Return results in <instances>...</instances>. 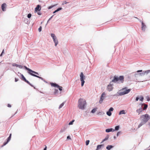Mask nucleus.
Masks as SVG:
<instances>
[{"instance_id": "37998d69", "label": "nucleus", "mask_w": 150, "mask_h": 150, "mask_svg": "<svg viewBox=\"0 0 150 150\" xmlns=\"http://www.w3.org/2000/svg\"><path fill=\"white\" fill-rule=\"evenodd\" d=\"M67 3V2L66 1H64L63 3L62 4L63 5L64 4H66Z\"/></svg>"}, {"instance_id": "a878e982", "label": "nucleus", "mask_w": 150, "mask_h": 150, "mask_svg": "<svg viewBox=\"0 0 150 150\" xmlns=\"http://www.w3.org/2000/svg\"><path fill=\"white\" fill-rule=\"evenodd\" d=\"M97 109V108L93 109L92 110L91 112L92 113H94L96 111Z\"/></svg>"}, {"instance_id": "f03ea898", "label": "nucleus", "mask_w": 150, "mask_h": 150, "mask_svg": "<svg viewBox=\"0 0 150 150\" xmlns=\"http://www.w3.org/2000/svg\"><path fill=\"white\" fill-rule=\"evenodd\" d=\"M124 81V77L123 76H120L118 77L116 76H115L113 79L112 81V82L114 83L117 82L118 81V83H120V82L122 83Z\"/></svg>"}, {"instance_id": "de8ad7c7", "label": "nucleus", "mask_w": 150, "mask_h": 150, "mask_svg": "<svg viewBox=\"0 0 150 150\" xmlns=\"http://www.w3.org/2000/svg\"><path fill=\"white\" fill-rule=\"evenodd\" d=\"M7 106L8 107H11V105L10 104H8Z\"/></svg>"}, {"instance_id": "20e7f679", "label": "nucleus", "mask_w": 150, "mask_h": 150, "mask_svg": "<svg viewBox=\"0 0 150 150\" xmlns=\"http://www.w3.org/2000/svg\"><path fill=\"white\" fill-rule=\"evenodd\" d=\"M131 91V89H127L126 88H123L122 89V91L120 93V95H123L128 93Z\"/></svg>"}, {"instance_id": "f257e3e1", "label": "nucleus", "mask_w": 150, "mask_h": 150, "mask_svg": "<svg viewBox=\"0 0 150 150\" xmlns=\"http://www.w3.org/2000/svg\"><path fill=\"white\" fill-rule=\"evenodd\" d=\"M86 103L85 100L83 98H80L78 100V107L80 109L83 110L85 108Z\"/></svg>"}, {"instance_id": "7c9ffc66", "label": "nucleus", "mask_w": 150, "mask_h": 150, "mask_svg": "<svg viewBox=\"0 0 150 150\" xmlns=\"http://www.w3.org/2000/svg\"><path fill=\"white\" fill-rule=\"evenodd\" d=\"M31 73H33L35 74H36L37 75H39V74L38 72H35L34 71H33V70H32V71H31Z\"/></svg>"}, {"instance_id": "9d476101", "label": "nucleus", "mask_w": 150, "mask_h": 150, "mask_svg": "<svg viewBox=\"0 0 150 150\" xmlns=\"http://www.w3.org/2000/svg\"><path fill=\"white\" fill-rule=\"evenodd\" d=\"M112 86L113 85L111 84H110L108 85L107 87V89L108 91H110L112 90L113 89Z\"/></svg>"}, {"instance_id": "4c0bfd02", "label": "nucleus", "mask_w": 150, "mask_h": 150, "mask_svg": "<svg viewBox=\"0 0 150 150\" xmlns=\"http://www.w3.org/2000/svg\"><path fill=\"white\" fill-rule=\"evenodd\" d=\"M65 129H66V128H65V127H64V129H61V130H60V132H64V130H65Z\"/></svg>"}, {"instance_id": "f8f14e48", "label": "nucleus", "mask_w": 150, "mask_h": 150, "mask_svg": "<svg viewBox=\"0 0 150 150\" xmlns=\"http://www.w3.org/2000/svg\"><path fill=\"white\" fill-rule=\"evenodd\" d=\"M114 110L113 108H110L109 111L107 112V114L109 116H110L111 115V111H112Z\"/></svg>"}, {"instance_id": "1a4fd4ad", "label": "nucleus", "mask_w": 150, "mask_h": 150, "mask_svg": "<svg viewBox=\"0 0 150 150\" xmlns=\"http://www.w3.org/2000/svg\"><path fill=\"white\" fill-rule=\"evenodd\" d=\"M150 72V70H146L145 71H144L142 73H141L140 74H139V75H140L141 76H144V75L146 74H148ZM139 74H135V76H136V75H138Z\"/></svg>"}, {"instance_id": "e433bc0d", "label": "nucleus", "mask_w": 150, "mask_h": 150, "mask_svg": "<svg viewBox=\"0 0 150 150\" xmlns=\"http://www.w3.org/2000/svg\"><path fill=\"white\" fill-rule=\"evenodd\" d=\"M146 98L147 99V100L148 101H149L150 100V98L149 96H147L146 97Z\"/></svg>"}, {"instance_id": "8fccbe9b", "label": "nucleus", "mask_w": 150, "mask_h": 150, "mask_svg": "<svg viewBox=\"0 0 150 150\" xmlns=\"http://www.w3.org/2000/svg\"><path fill=\"white\" fill-rule=\"evenodd\" d=\"M139 98L138 97H137L136 98V100L137 101L138 100H139Z\"/></svg>"}, {"instance_id": "c03bdc74", "label": "nucleus", "mask_w": 150, "mask_h": 150, "mask_svg": "<svg viewBox=\"0 0 150 150\" xmlns=\"http://www.w3.org/2000/svg\"><path fill=\"white\" fill-rule=\"evenodd\" d=\"M54 6H50L48 8L49 9H51Z\"/></svg>"}, {"instance_id": "393cba45", "label": "nucleus", "mask_w": 150, "mask_h": 150, "mask_svg": "<svg viewBox=\"0 0 150 150\" xmlns=\"http://www.w3.org/2000/svg\"><path fill=\"white\" fill-rule=\"evenodd\" d=\"M102 145H98L97 147V149H96L98 150L99 149L101 148V147Z\"/></svg>"}, {"instance_id": "473e14b6", "label": "nucleus", "mask_w": 150, "mask_h": 150, "mask_svg": "<svg viewBox=\"0 0 150 150\" xmlns=\"http://www.w3.org/2000/svg\"><path fill=\"white\" fill-rule=\"evenodd\" d=\"M108 137H105L103 140L102 142H103L107 140V139H108Z\"/></svg>"}, {"instance_id": "5fc2aeb1", "label": "nucleus", "mask_w": 150, "mask_h": 150, "mask_svg": "<svg viewBox=\"0 0 150 150\" xmlns=\"http://www.w3.org/2000/svg\"><path fill=\"white\" fill-rule=\"evenodd\" d=\"M53 16H51V17L49 18V20H48V21H49V20H50V19H51L52 18V17Z\"/></svg>"}, {"instance_id": "09e8293b", "label": "nucleus", "mask_w": 150, "mask_h": 150, "mask_svg": "<svg viewBox=\"0 0 150 150\" xmlns=\"http://www.w3.org/2000/svg\"><path fill=\"white\" fill-rule=\"evenodd\" d=\"M142 70H139L137 71V72H141L142 71Z\"/></svg>"}, {"instance_id": "c85d7f7f", "label": "nucleus", "mask_w": 150, "mask_h": 150, "mask_svg": "<svg viewBox=\"0 0 150 150\" xmlns=\"http://www.w3.org/2000/svg\"><path fill=\"white\" fill-rule=\"evenodd\" d=\"M90 141L89 140H87L86 142V145L87 146L89 144Z\"/></svg>"}, {"instance_id": "dca6fc26", "label": "nucleus", "mask_w": 150, "mask_h": 150, "mask_svg": "<svg viewBox=\"0 0 150 150\" xmlns=\"http://www.w3.org/2000/svg\"><path fill=\"white\" fill-rule=\"evenodd\" d=\"M6 3H4L1 5V8L3 11H5L6 10Z\"/></svg>"}, {"instance_id": "f704fd0d", "label": "nucleus", "mask_w": 150, "mask_h": 150, "mask_svg": "<svg viewBox=\"0 0 150 150\" xmlns=\"http://www.w3.org/2000/svg\"><path fill=\"white\" fill-rule=\"evenodd\" d=\"M31 14L30 13H29L28 15V16H27V17H28V18H30L31 17Z\"/></svg>"}, {"instance_id": "a19ab883", "label": "nucleus", "mask_w": 150, "mask_h": 150, "mask_svg": "<svg viewBox=\"0 0 150 150\" xmlns=\"http://www.w3.org/2000/svg\"><path fill=\"white\" fill-rule=\"evenodd\" d=\"M58 92V90L56 89H55V92H54V93H57Z\"/></svg>"}, {"instance_id": "c756f323", "label": "nucleus", "mask_w": 150, "mask_h": 150, "mask_svg": "<svg viewBox=\"0 0 150 150\" xmlns=\"http://www.w3.org/2000/svg\"><path fill=\"white\" fill-rule=\"evenodd\" d=\"M119 128V126H116L115 127V129L116 130H118Z\"/></svg>"}, {"instance_id": "2eb2a0df", "label": "nucleus", "mask_w": 150, "mask_h": 150, "mask_svg": "<svg viewBox=\"0 0 150 150\" xmlns=\"http://www.w3.org/2000/svg\"><path fill=\"white\" fill-rule=\"evenodd\" d=\"M142 22V30L144 31L145 30V29L146 28V26L145 24L143 22Z\"/></svg>"}, {"instance_id": "cd10ccee", "label": "nucleus", "mask_w": 150, "mask_h": 150, "mask_svg": "<svg viewBox=\"0 0 150 150\" xmlns=\"http://www.w3.org/2000/svg\"><path fill=\"white\" fill-rule=\"evenodd\" d=\"M74 120H73L71 121L70 122L69 124V125H71L73 124V123L74 121Z\"/></svg>"}, {"instance_id": "7ed1b4c3", "label": "nucleus", "mask_w": 150, "mask_h": 150, "mask_svg": "<svg viewBox=\"0 0 150 150\" xmlns=\"http://www.w3.org/2000/svg\"><path fill=\"white\" fill-rule=\"evenodd\" d=\"M140 118L142 119V121L143 122L146 123L149 120L150 117L149 115L146 114L142 115L140 117Z\"/></svg>"}, {"instance_id": "bb28decb", "label": "nucleus", "mask_w": 150, "mask_h": 150, "mask_svg": "<svg viewBox=\"0 0 150 150\" xmlns=\"http://www.w3.org/2000/svg\"><path fill=\"white\" fill-rule=\"evenodd\" d=\"M64 102H63V103H62L59 106V109H60V108H62V106L64 105Z\"/></svg>"}, {"instance_id": "72a5a7b5", "label": "nucleus", "mask_w": 150, "mask_h": 150, "mask_svg": "<svg viewBox=\"0 0 150 150\" xmlns=\"http://www.w3.org/2000/svg\"><path fill=\"white\" fill-rule=\"evenodd\" d=\"M140 100L142 101L144 100V97L142 96H141V98L140 99Z\"/></svg>"}, {"instance_id": "4be33fe9", "label": "nucleus", "mask_w": 150, "mask_h": 150, "mask_svg": "<svg viewBox=\"0 0 150 150\" xmlns=\"http://www.w3.org/2000/svg\"><path fill=\"white\" fill-rule=\"evenodd\" d=\"M145 123H144V122H143L142 121V122H141L139 125L138 126V128H139L141 126H142L143 125H144Z\"/></svg>"}, {"instance_id": "0eeeda50", "label": "nucleus", "mask_w": 150, "mask_h": 150, "mask_svg": "<svg viewBox=\"0 0 150 150\" xmlns=\"http://www.w3.org/2000/svg\"><path fill=\"white\" fill-rule=\"evenodd\" d=\"M80 80L81 81V85L83 86V85L85 81L84 80L85 79V76L83 75L82 72H81L80 75Z\"/></svg>"}, {"instance_id": "aec40b11", "label": "nucleus", "mask_w": 150, "mask_h": 150, "mask_svg": "<svg viewBox=\"0 0 150 150\" xmlns=\"http://www.w3.org/2000/svg\"><path fill=\"white\" fill-rule=\"evenodd\" d=\"M142 111V108L137 110V113H139V114Z\"/></svg>"}, {"instance_id": "b1692460", "label": "nucleus", "mask_w": 150, "mask_h": 150, "mask_svg": "<svg viewBox=\"0 0 150 150\" xmlns=\"http://www.w3.org/2000/svg\"><path fill=\"white\" fill-rule=\"evenodd\" d=\"M144 107L143 108V110H145L146 109V108H147L148 107V105H147L146 104H144Z\"/></svg>"}, {"instance_id": "79ce46f5", "label": "nucleus", "mask_w": 150, "mask_h": 150, "mask_svg": "<svg viewBox=\"0 0 150 150\" xmlns=\"http://www.w3.org/2000/svg\"><path fill=\"white\" fill-rule=\"evenodd\" d=\"M18 80V79L17 78H15V81L17 82Z\"/></svg>"}, {"instance_id": "39448f33", "label": "nucleus", "mask_w": 150, "mask_h": 150, "mask_svg": "<svg viewBox=\"0 0 150 150\" xmlns=\"http://www.w3.org/2000/svg\"><path fill=\"white\" fill-rule=\"evenodd\" d=\"M24 67L25 68V69L26 70H28L29 71V72H28L29 74H30L32 76H35V77H37L41 79H42V77H40L38 76L35 74H33V73H31V71H32V70L31 69L27 67H26L25 66H24Z\"/></svg>"}, {"instance_id": "49530a36", "label": "nucleus", "mask_w": 150, "mask_h": 150, "mask_svg": "<svg viewBox=\"0 0 150 150\" xmlns=\"http://www.w3.org/2000/svg\"><path fill=\"white\" fill-rule=\"evenodd\" d=\"M4 50H3V51H2V53H1V55H0V56H2V54L4 53Z\"/></svg>"}, {"instance_id": "6e6552de", "label": "nucleus", "mask_w": 150, "mask_h": 150, "mask_svg": "<svg viewBox=\"0 0 150 150\" xmlns=\"http://www.w3.org/2000/svg\"><path fill=\"white\" fill-rule=\"evenodd\" d=\"M105 95H106L105 93V92H103L102 93V94L100 96V99L99 101V103H101L103 102V100H104V99L105 98Z\"/></svg>"}, {"instance_id": "3c124183", "label": "nucleus", "mask_w": 150, "mask_h": 150, "mask_svg": "<svg viewBox=\"0 0 150 150\" xmlns=\"http://www.w3.org/2000/svg\"><path fill=\"white\" fill-rule=\"evenodd\" d=\"M67 139H71V138H70V137L69 136H68L67 137Z\"/></svg>"}, {"instance_id": "c9c22d12", "label": "nucleus", "mask_w": 150, "mask_h": 150, "mask_svg": "<svg viewBox=\"0 0 150 150\" xmlns=\"http://www.w3.org/2000/svg\"><path fill=\"white\" fill-rule=\"evenodd\" d=\"M57 88H59V90L60 91H62V87L60 86H59V87H57Z\"/></svg>"}, {"instance_id": "603ef678", "label": "nucleus", "mask_w": 150, "mask_h": 150, "mask_svg": "<svg viewBox=\"0 0 150 150\" xmlns=\"http://www.w3.org/2000/svg\"><path fill=\"white\" fill-rule=\"evenodd\" d=\"M120 133V132H118L117 133V136H118L119 134Z\"/></svg>"}, {"instance_id": "a211bd4d", "label": "nucleus", "mask_w": 150, "mask_h": 150, "mask_svg": "<svg viewBox=\"0 0 150 150\" xmlns=\"http://www.w3.org/2000/svg\"><path fill=\"white\" fill-rule=\"evenodd\" d=\"M126 114V112H125V110H122L120 111L119 113V115H121V114Z\"/></svg>"}, {"instance_id": "ddd939ff", "label": "nucleus", "mask_w": 150, "mask_h": 150, "mask_svg": "<svg viewBox=\"0 0 150 150\" xmlns=\"http://www.w3.org/2000/svg\"><path fill=\"white\" fill-rule=\"evenodd\" d=\"M21 79L23 80L24 81H25V82H26L28 84L30 85H31V84L28 81L26 80V79H25V78L24 77V76L23 74H22L21 75Z\"/></svg>"}, {"instance_id": "6ab92c4d", "label": "nucleus", "mask_w": 150, "mask_h": 150, "mask_svg": "<svg viewBox=\"0 0 150 150\" xmlns=\"http://www.w3.org/2000/svg\"><path fill=\"white\" fill-rule=\"evenodd\" d=\"M112 130L113 129L112 128L107 129H106L105 131L107 132H109L112 131Z\"/></svg>"}, {"instance_id": "423d86ee", "label": "nucleus", "mask_w": 150, "mask_h": 150, "mask_svg": "<svg viewBox=\"0 0 150 150\" xmlns=\"http://www.w3.org/2000/svg\"><path fill=\"white\" fill-rule=\"evenodd\" d=\"M51 36L53 38V41L55 43V46H56L58 43V40L57 37L55 36V34L53 33H52L51 34Z\"/></svg>"}, {"instance_id": "5701e85b", "label": "nucleus", "mask_w": 150, "mask_h": 150, "mask_svg": "<svg viewBox=\"0 0 150 150\" xmlns=\"http://www.w3.org/2000/svg\"><path fill=\"white\" fill-rule=\"evenodd\" d=\"M62 8H58L57 10L55 11L53 13H54L56 12H58V11L62 10Z\"/></svg>"}, {"instance_id": "a18cd8bd", "label": "nucleus", "mask_w": 150, "mask_h": 150, "mask_svg": "<svg viewBox=\"0 0 150 150\" xmlns=\"http://www.w3.org/2000/svg\"><path fill=\"white\" fill-rule=\"evenodd\" d=\"M38 15H41V12H38Z\"/></svg>"}, {"instance_id": "864d4df0", "label": "nucleus", "mask_w": 150, "mask_h": 150, "mask_svg": "<svg viewBox=\"0 0 150 150\" xmlns=\"http://www.w3.org/2000/svg\"><path fill=\"white\" fill-rule=\"evenodd\" d=\"M47 147L46 146L44 148L43 150H47Z\"/></svg>"}, {"instance_id": "58836bf2", "label": "nucleus", "mask_w": 150, "mask_h": 150, "mask_svg": "<svg viewBox=\"0 0 150 150\" xmlns=\"http://www.w3.org/2000/svg\"><path fill=\"white\" fill-rule=\"evenodd\" d=\"M42 28L41 26H40L38 28V30L39 32H40L41 31Z\"/></svg>"}, {"instance_id": "9b49d317", "label": "nucleus", "mask_w": 150, "mask_h": 150, "mask_svg": "<svg viewBox=\"0 0 150 150\" xmlns=\"http://www.w3.org/2000/svg\"><path fill=\"white\" fill-rule=\"evenodd\" d=\"M11 134H10L9 137L7 138L6 142H4L3 144V145L2 146H5V145H6L10 141V139H11Z\"/></svg>"}, {"instance_id": "f3484780", "label": "nucleus", "mask_w": 150, "mask_h": 150, "mask_svg": "<svg viewBox=\"0 0 150 150\" xmlns=\"http://www.w3.org/2000/svg\"><path fill=\"white\" fill-rule=\"evenodd\" d=\"M50 85L51 86L57 88L59 87V86L55 83H51Z\"/></svg>"}, {"instance_id": "2f4dec72", "label": "nucleus", "mask_w": 150, "mask_h": 150, "mask_svg": "<svg viewBox=\"0 0 150 150\" xmlns=\"http://www.w3.org/2000/svg\"><path fill=\"white\" fill-rule=\"evenodd\" d=\"M18 64H17L16 63H13L12 64V66H15V67H18Z\"/></svg>"}, {"instance_id": "ea45409f", "label": "nucleus", "mask_w": 150, "mask_h": 150, "mask_svg": "<svg viewBox=\"0 0 150 150\" xmlns=\"http://www.w3.org/2000/svg\"><path fill=\"white\" fill-rule=\"evenodd\" d=\"M17 67H18L21 69L23 67L21 65H18Z\"/></svg>"}, {"instance_id": "412c9836", "label": "nucleus", "mask_w": 150, "mask_h": 150, "mask_svg": "<svg viewBox=\"0 0 150 150\" xmlns=\"http://www.w3.org/2000/svg\"><path fill=\"white\" fill-rule=\"evenodd\" d=\"M112 147V145H108L106 147V149L108 150H110Z\"/></svg>"}, {"instance_id": "4468645a", "label": "nucleus", "mask_w": 150, "mask_h": 150, "mask_svg": "<svg viewBox=\"0 0 150 150\" xmlns=\"http://www.w3.org/2000/svg\"><path fill=\"white\" fill-rule=\"evenodd\" d=\"M41 9V7L39 5H38L35 8V12H37L38 11H40Z\"/></svg>"}]
</instances>
